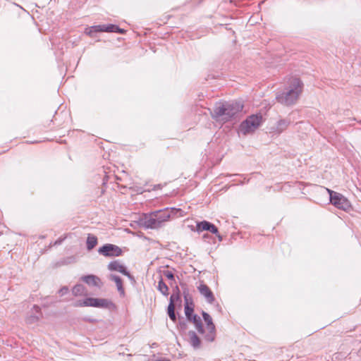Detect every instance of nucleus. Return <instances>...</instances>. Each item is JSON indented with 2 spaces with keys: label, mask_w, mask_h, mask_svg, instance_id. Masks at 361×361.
I'll list each match as a JSON object with an SVG mask.
<instances>
[{
  "label": "nucleus",
  "mask_w": 361,
  "mask_h": 361,
  "mask_svg": "<svg viewBox=\"0 0 361 361\" xmlns=\"http://www.w3.org/2000/svg\"><path fill=\"white\" fill-rule=\"evenodd\" d=\"M170 317L183 334L188 329V324H194L199 334L204 336L208 342H213L216 338V327L212 317Z\"/></svg>",
  "instance_id": "nucleus-1"
},
{
  "label": "nucleus",
  "mask_w": 361,
  "mask_h": 361,
  "mask_svg": "<svg viewBox=\"0 0 361 361\" xmlns=\"http://www.w3.org/2000/svg\"><path fill=\"white\" fill-rule=\"evenodd\" d=\"M183 211L175 207H166L150 213H143L137 221L140 227L156 229L161 228L163 224L172 216H183Z\"/></svg>",
  "instance_id": "nucleus-2"
},
{
  "label": "nucleus",
  "mask_w": 361,
  "mask_h": 361,
  "mask_svg": "<svg viewBox=\"0 0 361 361\" xmlns=\"http://www.w3.org/2000/svg\"><path fill=\"white\" fill-rule=\"evenodd\" d=\"M243 107L244 105L240 101L219 102L211 111V116L216 121H222L225 123L234 119Z\"/></svg>",
  "instance_id": "nucleus-3"
},
{
  "label": "nucleus",
  "mask_w": 361,
  "mask_h": 361,
  "mask_svg": "<svg viewBox=\"0 0 361 361\" xmlns=\"http://www.w3.org/2000/svg\"><path fill=\"white\" fill-rule=\"evenodd\" d=\"M302 81L298 78H293L286 91L278 94L276 99L278 102L283 105H293L298 99L300 94L302 92Z\"/></svg>",
  "instance_id": "nucleus-4"
},
{
  "label": "nucleus",
  "mask_w": 361,
  "mask_h": 361,
  "mask_svg": "<svg viewBox=\"0 0 361 361\" xmlns=\"http://www.w3.org/2000/svg\"><path fill=\"white\" fill-rule=\"evenodd\" d=\"M75 307H94L98 308L108 309L111 311L116 309V305L111 300L106 298H86L74 302Z\"/></svg>",
  "instance_id": "nucleus-5"
},
{
  "label": "nucleus",
  "mask_w": 361,
  "mask_h": 361,
  "mask_svg": "<svg viewBox=\"0 0 361 361\" xmlns=\"http://www.w3.org/2000/svg\"><path fill=\"white\" fill-rule=\"evenodd\" d=\"M263 122L262 114L257 113L248 116L240 125V130L243 135H247L253 133L257 129Z\"/></svg>",
  "instance_id": "nucleus-6"
},
{
  "label": "nucleus",
  "mask_w": 361,
  "mask_h": 361,
  "mask_svg": "<svg viewBox=\"0 0 361 361\" xmlns=\"http://www.w3.org/2000/svg\"><path fill=\"white\" fill-rule=\"evenodd\" d=\"M329 195V201L337 209L348 212L352 208L350 201L342 194L334 191L331 189L326 188Z\"/></svg>",
  "instance_id": "nucleus-7"
},
{
  "label": "nucleus",
  "mask_w": 361,
  "mask_h": 361,
  "mask_svg": "<svg viewBox=\"0 0 361 361\" xmlns=\"http://www.w3.org/2000/svg\"><path fill=\"white\" fill-rule=\"evenodd\" d=\"M180 286L183 289V295L184 298V312L185 316H198L194 313V302L192 295L189 293L187 285L184 282H180Z\"/></svg>",
  "instance_id": "nucleus-8"
},
{
  "label": "nucleus",
  "mask_w": 361,
  "mask_h": 361,
  "mask_svg": "<svg viewBox=\"0 0 361 361\" xmlns=\"http://www.w3.org/2000/svg\"><path fill=\"white\" fill-rule=\"evenodd\" d=\"M98 252L106 257H114L121 256L123 250L116 245L106 243L99 247Z\"/></svg>",
  "instance_id": "nucleus-9"
},
{
  "label": "nucleus",
  "mask_w": 361,
  "mask_h": 361,
  "mask_svg": "<svg viewBox=\"0 0 361 361\" xmlns=\"http://www.w3.org/2000/svg\"><path fill=\"white\" fill-rule=\"evenodd\" d=\"M176 308L180 310L182 308L181 295H179L178 293H172L167 307V316H176Z\"/></svg>",
  "instance_id": "nucleus-10"
},
{
  "label": "nucleus",
  "mask_w": 361,
  "mask_h": 361,
  "mask_svg": "<svg viewBox=\"0 0 361 361\" xmlns=\"http://www.w3.org/2000/svg\"><path fill=\"white\" fill-rule=\"evenodd\" d=\"M196 231L198 233L209 231L211 233H218V228L214 224L206 220L197 222Z\"/></svg>",
  "instance_id": "nucleus-11"
},
{
  "label": "nucleus",
  "mask_w": 361,
  "mask_h": 361,
  "mask_svg": "<svg viewBox=\"0 0 361 361\" xmlns=\"http://www.w3.org/2000/svg\"><path fill=\"white\" fill-rule=\"evenodd\" d=\"M290 123V121L287 118H283L278 121L276 125L271 128V133L281 134L283 132Z\"/></svg>",
  "instance_id": "nucleus-12"
},
{
  "label": "nucleus",
  "mask_w": 361,
  "mask_h": 361,
  "mask_svg": "<svg viewBox=\"0 0 361 361\" xmlns=\"http://www.w3.org/2000/svg\"><path fill=\"white\" fill-rule=\"evenodd\" d=\"M198 290L209 303H212L215 300L214 295L207 285L201 283L198 286Z\"/></svg>",
  "instance_id": "nucleus-13"
},
{
  "label": "nucleus",
  "mask_w": 361,
  "mask_h": 361,
  "mask_svg": "<svg viewBox=\"0 0 361 361\" xmlns=\"http://www.w3.org/2000/svg\"><path fill=\"white\" fill-rule=\"evenodd\" d=\"M188 341L195 349H199L202 346V340L194 331H189L188 333Z\"/></svg>",
  "instance_id": "nucleus-14"
},
{
  "label": "nucleus",
  "mask_w": 361,
  "mask_h": 361,
  "mask_svg": "<svg viewBox=\"0 0 361 361\" xmlns=\"http://www.w3.org/2000/svg\"><path fill=\"white\" fill-rule=\"evenodd\" d=\"M80 280L86 283L89 286L99 287L101 280L100 279L94 274L84 275L80 278Z\"/></svg>",
  "instance_id": "nucleus-15"
},
{
  "label": "nucleus",
  "mask_w": 361,
  "mask_h": 361,
  "mask_svg": "<svg viewBox=\"0 0 361 361\" xmlns=\"http://www.w3.org/2000/svg\"><path fill=\"white\" fill-rule=\"evenodd\" d=\"M107 267L111 271H118L122 274L127 273V267L125 265L121 264L118 260L110 262Z\"/></svg>",
  "instance_id": "nucleus-16"
},
{
  "label": "nucleus",
  "mask_w": 361,
  "mask_h": 361,
  "mask_svg": "<svg viewBox=\"0 0 361 361\" xmlns=\"http://www.w3.org/2000/svg\"><path fill=\"white\" fill-rule=\"evenodd\" d=\"M109 279L115 282V283L116 285V287H117V290L119 292L120 295H125V290H124V288H123V284L122 279L119 276H118V275L110 274L109 276Z\"/></svg>",
  "instance_id": "nucleus-17"
},
{
  "label": "nucleus",
  "mask_w": 361,
  "mask_h": 361,
  "mask_svg": "<svg viewBox=\"0 0 361 361\" xmlns=\"http://www.w3.org/2000/svg\"><path fill=\"white\" fill-rule=\"evenodd\" d=\"M98 243L97 238L92 234H89L86 240L87 250H92Z\"/></svg>",
  "instance_id": "nucleus-18"
},
{
  "label": "nucleus",
  "mask_w": 361,
  "mask_h": 361,
  "mask_svg": "<svg viewBox=\"0 0 361 361\" xmlns=\"http://www.w3.org/2000/svg\"><path fill=\"white\" fill-rule=\"evenodd\" d=\"M85 32L86 35L94 37L96 36L97 33L102 32V25H92L88 28H86Z\"/></svg>",
  "instance_id": "nucleus-19"
},
{
  "label": "nucleus",
  "mask_w": 361,
  "mask_h": 361,
  "mask_svg": "<svg viewBox=\"0 0 361 361\" xmlns=\"http://www.w3.org/2000/svg\"><path fill=\"white\" fill-rule=\"evenodd\" d=\"M86 293L87 289L82 283H77L72 288V293L75 296L82 295Z\"/></svg>",
  "instance_id": "nucleus-20"
},
{
  "label": "nucleus",
  "mask_w": 361,
  "mask_h": 361,
  "mask_svg": "<svg viewBox=\"0 0 361 361\" xmlns=\"http://www.w3.org/2000/svg\"><path fill=\"white\" fill-rule=\"evenodd\" d=\"M157 288L165 296H167L169 294V288L161 277L158 282Z\"/></svg>",
  "instance_id": "nucleus-21"
},
{
  "label": "nucleus",
  "mask_w": 361,
  "mask_h": 361,
  "mask_svg": "<svg viewBox=\"0 0 361 361\" xmlns=\"http://www.w3.org/2000/svg\"><path fill=\"white\" fill-rule=\"evenodd\" d=\"M102 32H111L114 33L115 32V24H104L102 25Z\"/></svg>",
  "instance_id": "nucleus-22"
},
{
  "label": "nucleus",
  "mask_w": 361,
  "mask_h": 361,
  "mask_svg": "<svg viewBox=\"0 0 361 361\" xmlns=\"http://www.w3.org/2000/svg\"><path fill=\"white\" fill-rule=\"evenodd\" d=\"M161 275H163L165 277H166L171 282H173V281L176 282L174 274H173V273L171 271L163 270V271H161ZM172 285H173V283H171V286H172Z\"/></svg>",
  "instance_id": "nucleus-23"
},
{
  "label": "nucleus",
  "mask_w": 361,
  "mask_h": 361,
  "mask_svg": "<svg viewBox=\"0 0 361 361\" xmlns=\"http://www.w3.org/2000/svg\"><path fill=\"white\" fill-rule=\"evenodd\" d=\"M69 292V288L68 286H63L62 288H61L59 290H58V293L61 295V296H63L66 294H67Z\"/></svg>",
  "instance_id": "nucleus-24"
},
{
  "label": "nucleus",
  "mask_w": 361,
  "mask_h": 361,
  "mask_svg": "<svg viewBox=\"0 0 361 361\" xmlns=\"http://www.w3.org/2000/svg\"><path fill=\"white\" fill-rule=\"evenodd\" d=\"M123 275L127 276L132 283H135V277L130 273L127 269V273L123 274Z\"/></svg>",
  "instance_id": "nucleus-25"
},
{
  "label": "nucleus",
  "mask_w": 361,
  "mask_h": 361,
  "mask_svg": "<svg viewBox=\"0 0 361 361\" xmlns=\"http://www.w3.org/2000/svg\"><path fill=\"white\" fill-rule=\"evenodd\" d=\"M39 320V317H26V323L27 324H32V323H34V322H36Z\"/></svg>",
  "instance_id": "nucleus-26"
},
{
  "label": "nucleus",
  "mask_w": 361,
  "mask_h": 361,
  "mask_svg": "<svg viewBox=\"0 0 361 361\" xmlns=\"http://www.w3.org/2000/svg\"><path fill=\"white\" fill-rule=\"evenodd\" d=\"M126 30H124L123 28H121L118 25H116L114 33H118V34L123 35L126 33Z\"/></svg>",
  "instance_id": "nucleus-27"
},
{
  "label": "nucleus",
  "mask_w": 361,
  "mask_h": 361,
  "mask_svg": "<svg viewBox=\"0 0 361 361\" xmlns=\"http://www.w3.org/2000/svg\"><path fill=\"white\" fill-rule=\"evenodd\" d=\"M66 237H61L58 238L53 244V245H59L65 240Z\"/></svg>",
  "instance_id": "nucleus-28"
},
{
  "label": "nucleus",
  "mask_w": 361,
  "mask_h": 361,
  "mask_svg": "<svg viewBox=\"0 0 361 361\" xmlns=\"http://www.w3.org/2000/svg\"><path fill=\"white\" fill-rule=\"evenodd\" d=\"M83 319L85 322H90V323H94V322H97V319H93L92 317H84Z\"/></svg>",
  "instance_id": "nucleus-29"
},
{
  "label": "nucleus",
  "mask_w": 361,
  "mask_h": 361,
  "mask_svg": "<svg viewBox=\"0 0 361 361\" xmlns=\"http://www.w3.org/2000/svg\"><path fill=\"white\" fill-rule=\"evenodd\" d=\"M44 301H46L43 305H46L49 302L50 303H53V302H55L56 301L53 300V298L51 297H47L44 299Z\"/></svg>",
  "instance_id": "nucleus-30"
},
{
  "label": "nucleus",
  "mask_w": 361,
  "mask_h": 361,
  "mask_svg": "<svg viewBox=\"0 0 361 361\" xmlns=\"http://www.w3.org/2000/svg\"><path fill=\"white\" fill-rule=\"evenodd\" d=\"M173 293H178L179 295H181L180 290L177 285L175 286V287L173 289Z\"/></svg>",
  "instance_id": "nucleus-31"
},
{
  "label": "nucleus",
  "mask_w": 361,
  "mask_h": 361,
  "mask_svg": "<svg viewBox=\"0 0 361 361\" xmlns=\"http://www.w3.org/2000/svg\"><path fill=\"white\" fill-rule=\"evenodd\" d=\"M216 235V236L218 238L219 241L221 242L223 240V236L220 235V233L218 232V233H214Z\"/></svg>",
  "instance_id": "nucleus-32"
},
{
  "label": "nucleus",
  "mask_w": 361,
  "mask_h": 361,
  "mask_svg": "<svg viewBox=\"0 0 361 361\" xmlns=\"http://www.w3.org/2000/svg\"><path fill=\"white\" fill-rule=\"evenodd\" d=\"M33 308L35 309L36 312H37V313L39 312V311L41 310L40 307L38 305H33Z\"/></svg>",
  "instance_id": "nucleus-33"
},
{
  "label": "nucleus",
  "mask_w": 361,
  "mask_h": 361,
  "mask_svg": "<svg viewBox=\"0 0 361 361\" xmlns=\"http://www.w3.org/2000/svg\"><path fill=\"white\" fill-rule=\"evenodd\" d=\"M210 236L209 234L205 233L202 235V238L206 241L207 238H209Z\"/></svg>",
  "instance_id": "nucleus-34"
},
{
  "label": "nucleus",
  "mask_w": 361,
  "mask_h": 361,
  "mask_svg": "<svg viewBox=\"0 0 361 361\" xmlns=\"http://www.w3.org/2000/svg\"><path fill=\"white\" fill-rule=\"evenodd\" d=\"M159 188H161V185L158 184V185H155L154 186L153 190H157V189H159Z\"/></svg>",
  "instance_id": "nucleus-35"
},
{
  "label": "nucleus",
  "mask_w": 361,
  "mask_h": 361,
  "mask_svg": "<svg viewBox=\"0 0 361 361\" xmlns=\"http://www.w3.org/2000/svg\"><path fill=\"white\" fill-rule=\"evenodd\" d=\"M202 316H210L207 312L202 311Z\"/></svg>",
  "instance_id": "nucleus-36"
},
{
  "label": "nucleus",
  "mask_w": 361,
  "mask_h": 361,
  "mask_svg": "<svg viewBox=\"0 0 361 361\" xmlns=\"http://www.w3.org/2000/svg\"><path fill=\"white\" fill-rule=\"evenodd\" d=\"M238 174H233V175H231V174H228V176H238Z\"/></svg>",
  "instance_id": "nucleus-37"
}]
</instances>
